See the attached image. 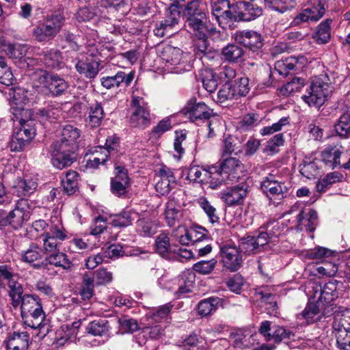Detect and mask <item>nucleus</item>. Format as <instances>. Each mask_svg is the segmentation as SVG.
Here are the masks:
<instances>
[{
	"label": "nucleus",
	"instance_id": "obj_1",
	"mask_svg": "<svg viewBox=\"0 0 350 350\" xmlns=\"http://www.w3.org/2000/svg\"><path fill=\"white\" fill-rule=\"evenodd\" d=\"M65 17L59 12L47 15L42 21H39L32 31V36L38 42H51L59 33L64 25Z\"/></svg>",
	"mask_w": 350,
	"mask_h": 350
},
{
	"label": "nucleus",
	"instance_id": "obj_2",
	"mask_svg": "<svg viewBox=\"0 0 350 350\" xmlns=\"http://www.w3.org/2000/svg\"><path fill=\"white\" fill-rule=\"evenodd\" d=\"M21 317L25 323L32 328H37L44 317L39 296L25 294L21 299Z\"/></svg>",
	"mask_w": 350,
	"mask_h": 350
},
{
	"label": "nucleus",
	"instance_id": "obj_3",
	"mask_svg": "<svg viewBox=\"0 0 350 350\" xmlns=\"http://www.w3.org/2000/svg\"><path fill=\"white\" fill-rule=\"evenodd\" d=\"M199 0H193L182 5L181 13L186 25L190 31L204 29L206 26V16L200 8Z\"/></svg>",
	"mask_w": 350,
	"mask_h": 350
},
{
	"label": "nucleus",
	"instance_id": "obj_4",
	"mask_svg": "<svg viewBox=\"0 0 350 350\" xmlns=\"http://www.w3.org/2000/svg\"><path fill=\"white\" fill-rule=\"evenodd\" d=\"M183 113L188 118L196 124H199L204 121H208V127L209 132L208 137H213L214 134V128L213 127V120L209 121L210 118L214 116L213 109L208 107L204 102L192 103L191 100L183 109Z\"/></svg>",
	"mask_w": 350,
	"mask_h": 350
},
{
	"label": "nucleus",
	"instance_id": "obj_5",
	"mask_svg": "<svg viewBox=\"0 0 350 350\" xmlns=\"http://www.w3.org/2000/svg\"><path fill=\"white\" fill-rule=\"evenodd\" d=\"M329 93V85L315 77L301 98L310 107H319L323 105Z\"/></svg>",
	"mask_w": 350,
	"mask_h": 350
},
{
	"label": "nucleus",
	"instance_id": "obj_6",
	"mask_svg": "<svg viewBox=\"0 0 350 350\" xmlns=\"http://www.w3.org/2000/svg\"><path fill=\"white\" fill-rule=\"evenodd\" d=\"M207 27L198 31H191L196 39L193 41V51L196 58L204 62L206 60L214 59L219 55L218 51L210 46L208 41Z\"/></svg>",
	"mask_w": 350,
	"mask_h": 350
},
{
	"label": "nucleus",
	"instance_id": "obj_7",
	"mask_svg": "<svg viewBox=\"0 0 350 350\" xmlns=\"http://www.w3.org/2000/svg\"><path fill=\"white\" fill-rule=\"evenodd\" d=\"M53 167L59 170L70 167L77 161L76 150L57 144H51L49 148Z\"/></svg>",
	"mask_w": 350,
	"mask_h": 350
},
{
	"label": "nucleus",
	"instance_id": "obj_8",
	"mask_svg": "<svg viewBox=\"0 0 350 350\" xmlns=\"http://www.w3.org/2000/svg\"><path fill=\"white\" fill-rule=\"evenodd\" d=\"M131 106L134 110L130 117V122L133 126L144 129L150 124L151 118L150 110L142 97L133 96Z\"/></svg>",
	"mask_w": 350,
	"mask_h": 350
},
{
	"label": "nucleus",
	"instance_id": "obj_9",
	"mask_svg": "<svg viewBox=\"0 0 350 350\" xmlns=\"http://www.w3.org/2000/svg\"><path fill=\"white\" fill-rule=\"evenodd\" d=\"M258 332L265 337L266 341H273L279 344L282 341L293 339L295 334L283 326L273 325L269 321H262L258 329Z\"/></svg>",
	"mask_w": 350,
	"mask_h": 350
},
{
	"label": "nucleus",
	"instance_id": "obj_10",
	"mask_svg": "<svg viewBox=\"0 0 350 350\" xmlns=\"http://www.w3.org/2000/svg\"><path fill=\"white\" fill-rule=\"evenodd\" d=\"M234 22H250L262 14V9L254 1H239L232 6Z\"/></svg>",
	"mask_w": 350,
	"mask_h": 350
},
{
	"label": "nucleus",
	"instance_id": "obj_11",
	"mask_svg": "<svg viewBox=\"0 0 350 350\" xmlns=\"http://www.w3.org/2000/svg\"><path fill=\"white\" fill-rule=\"evenodd\" d=\"M327 5L325 0H318L311 6L301 10L291 23L292 27L298 26L302 23L317 22L325 14Z\"/></svg>",
	"mask_w": 350,
	"mask_h": 350
},
{
	"label": "nucleus",
	"instance_id": "obj_12",
	"mask_svg": "<svg viewBox=\"0 0 350 350\" xmlns=\"http://www.w3.org/2000/svg\"><path fill=\"white\" fill-rule=\"evenodd\" d=\"M268 228L269 226H261L257 236H247L245 238L241 245L242 250H245V252L249 254L258 252L273 237H276L272 230H269Z\"/></svg>",
	"mask_w": 350,
	"mask_h": 350
},
{
	"label": "nucleus",
	"instance_id": "obj_13",
	"mask_svg": "<svg viewBox=\"0 0 350 350\" xmlns=\"http://www.w3.org/2000/svg\"><path fill=\"white\" fill-rule=\"evenodd\" d=\"M38 81L49 91L52 96H60L64 94L69 84L64 78L57 75L44 72L40 75Z\"/></svg>",
	"mask_w": 350,
	"mask_h": 350
},
{
	"label": "nucleus",
	"instance_id": "obj_14",
	"mask_svg": "<svg viewBox=\"0 0 350 350\" xmlns=\"http://www.w3.org/2000/svg\"><path fill=\"white\" fill-rule=\"evenodd\" d=\"M182 5L179 1H175L172 3L169 8L166 16L154 29V33L157 36L163 37L165 36V31L172 29L179 22L180 17Z\"/></svg>",
	"mask_w": 350,
	"mask_h": 350
},
{
	"label": "nucleus",
	"instance_id": "obj_15",
	"mask_svg": "<svg viewBox=\"0 0 350 350\" xmlns=\"http://www.w3.org/2000/svg\"><path fill=\"white\" fill-rule=\"evenodd\" d=\"M249 185L246 183L230 187L221 192L220 198L229 206L243 204L248 193Z\"/></svg>",
	"mask_w": 350,
	"mask_h": 350
},
{
	"label": "nucleus",
	"instance_id": "obj_16",
	"mask_svg": "<svg viewBox=\"0 0 350 350\" xmlns=\"http://www.w3.org/2000/svg\"><path fill=\"white\" fill-rule=\"evenodd\" d=\"M220 255L224 266L231 271H237L242 265L241 251L235 245L225 244L220 247Z\"/></svg>",
	"mask_w": 350,
	"mask_h": 350
},
{
	"label": "nucleus",
	"instance_id": "obj_17",
	"mask_svg": "<svg viewBox=\"0 0 350 350\" xmlns=\"http://www.w3.org/2000/svg\"><path fill=\"white\" fill-rule=\"evenodd\" d=\"M234 39L252 52L258 53L264 45L261 34L253 30L238 31L234 33Z\"/></svg>",
	"mask_w": 350,
	"mask_h": 350
},
{
	"label": "nucleus",
	"instance_id": "obj_18",
	"mask_svg": "<svg viewBox=\"0 0 350 350\" xmlns=\"http://www.w3.org/2000/svg\"><path fill=\"white\" fill-rule=\"evenodd\" d=\"M333 328L336 332L338 345L345 346V339L350 334V309L335 315Z\"/></svg>",
	"mask_w": 350,
	"mask_h": 350
},
{
	"label": "nucleus",
	"instance_id": "obj_19",
	"mask_svg": "<svg viewBox=\"0 0 350 350\" xmlns=\"http://www.w3.org/2000/svg\"><path fill=\"white\" fill-rule=\"evenodd\" d=\"M28 201L22 198L18 200L13 211L8 213V224L14 229L21 228L25 221H27L30 218V212L28 211Z\"/></svg>",
	"mask_w": 350,
	"mask_h": 350
},
{
	"label": "nucleus",
	"instance_id": "obj_20",
	"mask_svg": "<svg viewBox=\"0 0 350 350\" xmlns=\"http://www.w3.org/2000/svg\"><path fill=\"white\" fill-rule=\"evenodd\" d=\"M116 175L111 179V191L116 196L120 197L126 193L129 186L128 171L124 166L116 165Z\"/></svg>",
	"mask_w": 350,
	"mask_h": 350
},
{
	"label": "nucleus",
	"instance_id": "obj_21",
	"mask_svg": "<svg viewBox=\"0 0 350 350\" xmlns=\"http://www.w3.org/2000/svg\"><path fill=\"white\" fill-rule=\"evenodd\" d=\"M260 189L269 198L278 197V199H282L284 198V193L287 191V188L284 184L275 180L272 174L263 178L260 183Z\"/></svg>",
	"mask_w": 350,
	"mask_h": 350
},
{
	"label": "nucleus",
	"instance_id": "obj_22",
	"mask_svg": "<svg viewBox=\"0 0 350 350\" xmlns=\"http://www.w3.org/2000/svg\"><path fill=\"white\" fill-rule=\"evenodd\" d=\"M233 5L234 3H230L229 0H218L211 3L212 14L219 25L224 21H234Z\"/></svg>",
	"mask_w": 350,
	"mask_h": 350
},
{
	"label": "nucleus",
	"instance_id": "obj_23",
	"mask_svg": "<svg viewBox=\"0 0 350 350\" xmlns=\"http://www.w3.org/2000/svg\"><path fill=\"white\" fill-rule=\"evenodd\" d=\"M334 310L332 305L326 306L324 302L318 299L316 303H308L300 314L308 323H313L314 317L319 313L324 317L329 316L334 312Z\"/></svg>",
	"mask_w": 350,
	"mask_h": 350
},
{
	"label": "nucleus",
	"instance_id": "obj_24",
	"mask_svg": "<svg viewBox=\"0 0 350 350\" xmlns=\"http://www.w3.org/2000/svg\"><path fill=\"white\" fill-rule=\"evenodd\" d=\"M49 264L62 267L66 270H71L73 267L72 262L68 258L67 255L58 251L50 254L44 260L33 264V267L36 269L45 268Z\"/></svg>",
	"mask_w": 350,
	"mask_h": 350
},
{
	"label": "nucleus",
	"instance_id": "obj_25",
	"mask_svg": "<svg viewBox=\"0 0 350 350\" xmlns=\"http://www.w3.org/2000/svg\"><path fill=\"white\" fill-rule=\"evenodd\" d=\"M81 135L80 130L70 124L65 125L61 133V139L55 140L53 144H57L77 150V139Z\"/></svg>",
	"mask_w": 350,
	"mask_h": 350
},
{
	"label": "nucleus",
	"instance_id": "obj_26",
	"mask_svg": "<svg viewBox=\"0 0 350 350\" xmlns=\"http://www.w3.org/2000/svg\"><path fill=\"white\" fill-rule=\"evenodd\" d=\"M219 166L226 174V178L230 181L238 180L243 169L242 163L232 157H224Z\"/></svg>",
	"mask_w": 350,
	"mask_h": 350
},
{
	"label": "nucleus",
	"instance_id": "obj_27",
	"mask_svg": "<svg viewBox=\"0 0 350 350\" xmlns=\"http://www.w3.org/2000/svg\"><path fill=\"white\" fill-rule=\"evenodd\" d=\"M100 62L93 58L78 59L75 68L77 71L87 79H94L98 75L100 68Z\"/></svg>",
	"mask_w": 350,
	"mask_h": 350
},
{
	"label": "nucleus",
	"instance_id": "obj_28",
	"mask_svg": "<svg viewBox=\"0 0 350 350\" xmlns=\"http://www.w3.org/2000/svg\"><path fill=\"white\" fill-rule=\"evenodd\" d=\"M135 77L133 71L126 74L123 71H120L116 75L111 77H103L101 84L106 89H111L113 87H119L124 83L126 87L129 86Z\"/></svg>",
	"mask_w": 350,
	"mask_h": 350
},
{
	"label": "nucleus",
	"instance_id": "obj_29",
	"mask_svg": "<svg viewBox=\"0 0 350 350\" xmlns=\"http://www.w3.org/2000/svg\"><path fill=\"white\" fill-rule=\"evenodd\" d=\"M176 244H170V238L167 233L162 232L155 239L156 252L162 258L167 260L174 259L173 250Z\"/></svg>",
	"mask_w": 350,
	"mask_h": 350
},
{
	"label": "nucleus",
	"instance_id": "obj_30",
	"mask_svg": "<svg viewBox=\"0 0 350 350\" xmlns=\"http://www.w3.org/2000/svg\"><path fill=\"white\" fill-rule=\"evenodd\" d=\"M29 334L27 332H14L8 338L7 348L10 350H27Z\"/></svg>",
	"mask_w": 350,
	"mask_h": 350
},
{
	"label": "nucleus",
	"instance_id": "obj_31",
	"mask_svg": "<svg viewBox=\"0 0 350 350\" xmlns=\"http://www.w3.org/2000/svg\"><path fill=\"white\" fill-rule=\"evenodd\" d=\"M42 55V59L46 68L59 70L64 66L62 52L59 50L51 49L43 51Z\"/></svg>",
	"mask_w": 350,
	"mask_h": 350
},
{
	"label": "nucleus",
	"instance_id": "obj_32",
	"mask_svg": "<svg viewBox=\"0 0 350 350\" xmlns=\"http://www.w3.org/2000/svg\"><path fill=\"white\" fill-rule=\"evenodd\" d=\"M195 273L187 269L182 273L178 278L179 287L176 295L179 297L183 295L190 293L193 288L195 281Z\"/></svg>",
	"mask_w": 350,
	"mask_h": 350
},
{
	"label": "nucleus",
	"instance_id": "obj_33",
	"mask_svg": "<svg viewBox=\"0 0 350 350\" xmlns=\"http://www.w3.org/2000/svg\"><path fill=\"white\" fill-rule=\"evenodd\" d=\"M110 329L109 322L107 320L98 319L88 323L86 332L94 336H108Z\"/></svg>",
	"mask_w": 350,
	"mask_h": 350
},
{
	"label": "nucleus",
	"instance_id": "obj_34",
	"mask_svg": "<svg viewBox=\"0 0 350 350\" xmlns=\"http://www.w3.org/2000/svg\"><path fill=\"white\" fill-rule=\"evenodd\" d=\"M342 152L336 147H327L321 152V160L325 166L334 169L340 167V157Z\"/></svg>",
	"mask_w": 350,
	"mask_h": 350
},
{
	"label": "nucleus",
	"instance_id": "obj_35",
	"mask_svg": "<svg viewBox=\"0 0 350 350\" xmlns=\"http://www.w3.org/2000/svg\"><path fill=\"white\" fill-rule=\"evenodd\" d=\"M339 282V281L332 279L325 283L323 288L321 287V293L318 299L324 302L326 306H333L332 301L338 297L336 289Z\"/></svg>",
	"mask_w": 350,
	"mask_h": 350
},
{
	"label": "nucleus",
	"instance_id": "obj_36",
	"mask_svg": "<svg viewBox=\"0 0 350 350\" xmlns=\"http://www.w3.org/2000/svg\"><path fill=\"white\" fill-rule=\"evenodd\" d=\"M244 53L243 48L237 44H228L221 49L222 58L230 63L239 62Z\"/></svg>",
	"mask_w": 350,
	"mask_h": 350
},
{
	"label": "nucleus",
	"instance_id": "obj_37",
	"mask_svg": "<svg viewBox=\"0 0 350 350\" xmlns=\"http://www.w3.org/2000/svg\"><path fill=\"white\" fill-rule=\"evenodd\" d=\"M79 175L76 171L66 172L65 178L62 180L63 191L68 196L74 194L79 189Z\"/></svg>",
	"mask_w": 350,
	"mask_h": 350
},
{
	"label": "nucleus",
	"instance_id": "obj_38",
	"mask_svg": "<svg viewBox=\"0 0 350 350\" xmlns=\"http://www.w3.org/2000/svg\"><path fill=\"white\" fill-rule=\"evenodd\" d=\"M38 187L36 181L29 177L18 178L14 188L17 191L18 196H29L33 193Z\"/></svg>",
	"mask_w": 350,
	"mask_h": 350
},
{
	"label": "nucleus",
	"instance_id": "obj_39",
	"mask_svg": "<svg viewBox=\"0 0 350 350\" xmlns=\"http://www.w3.org/2000/svg\"><path fill=\"white\" fill-rule=\"evenodd\" d=\"M223 304V299L218 297H211L202 300L198 306V314L201 316H207L215 311Z\"/></svg>",
	"mask_w": 350,
	"mask_h": 350
},
{
	"label": "nucleus",
	"instance_id": "obj_40",
	"mask_svg": "<svg viewBox=\"0 0 350 350\" xmlns=\"http://www.w3.org/2000/svg\"><path fill=\"white\" fill-rule=\"evenodd\" d=\"M209 173V166L207 167L199 165L190 166L187 178L193 183L206 185Z\"/></svg>",
	"mask_w": 350,
	"mask_h": 350
},
{
	"label": "nucleus",
	"instance_id": "obj_41",
	"mask_svg": "<svg viewBox=\"0 0 350 350\" xmlns=\"http://www.w3.org/2000/svg\"><path fill=\"white\" fill-rule=\"evenodd\" d=\"M206 185L212 189H215L221 186L226 180V174L221 170L220 166H209V173Z\"/></svg>",
	"mask_w": 350,
	"mask_h": 350
},
{
	"label": "nucleus",
	"instance_id": "obj_42",
	"mask_svg": "<svg viewBox=\"0 0 350 350\" xmlns=\"http://www.w3.org/2000/svg\"><path fill=\"white\" fill-rule=\"evenodd\" d=\"M182 55L183 51L179 48L167 45L161 51L160 57L171 65H177L181 61Z\"/></svg>",
	"mask_w": 350,
	"mask_h": 350
},
{
	"label": "nucleus",
	"instance_id": "obj_43",
	"mask_svg": "<svg viewBox=\"0 0 350 350\" xmlns=\"http://www.w3.org/2000/svg\"><path fill=\"white\" fill-rule=\"evenodd\" d=\"M332 19L327 18L322 21L317 27V31L313 38L320 44L329 42L331 38V23Z\"/></svg>",
	"mask_w": 350,
	"mask_h": 350
},
{
	"label": "nucleus",
	"instance_id": "obj_44",
	"mask_svg": "<svg viewBox=\"0 0 350 350\" xmlns=\"http://www.w3.org/2000/svg\"><path fill=\"white\" fill-rule=\"evenodd\" d=\"M242 152V147L240 146V142L237 137L228 135L225 138L221 151L222 158L227 157L232 154L237 155Z\"/></svg>",
	"mask_w": 350,
	"mask_h": 350
},
{
	"label": "nucleus",
	"instance_id": "obj_45",
	"mask_svg": "<svg viewBox=\"0 0 350 350\" xmlns=\"http://www.w3.org/2000/svg\"><path fill=\"white\" fill-rule=\"evenodd\" d=\"M338 135L343 138L350 137V109L345 111L334 126Z\"/></svg>",
	"mask_w": 350,
	"mask_h": 350
},
{
	"label": "nucleus",
	"instance_id": "obj_46",
	"mask_svg": "<svg viewBox=\"0 0 350 350\" xmlns=\"http://www.w3.org/2000/svg\"><path fill=\"white\" fill-rule=\"evenodd\" d=\"M200 78L204 88L209 93L214 92L218 86L217 77L212 69L206 68L202 70Z\"/></svg>",
	"mask_w": 350,
	"mask_h": 350
},
{
	"label": "nucleus",
	"instance_id": "obj_47",
	"mask_svg": "<svg viewBox=\"0 0 350 350\" xmlns=\"http://www.w3.org/2000/svg\"><path fill=\"white\" fill-rule=\"evenodd\" d=\"M104 118V111L99 103H95L90 105L89 108V124L92 128H96L101 124Z\"/></svg>",
	"mask_w": 350,
	"mask_h": 350
},
{
	"label": "nucleus",
	"instance_id": "obj_48",
	"mask_svg": "<svg viewBox=\"0 0 350 350\" xmlns=\"http://www.w3.org/2000/svg\"><path fill=\"white\" fill-rule=\"evenodd\" d=\"M8 286L10 288L8 295L11 298L12 305L14 308H16L20 305L23 299V287L21 284L14 279L8 282Z\"/></svg>",
	"mask_w": 350,
	"mask_h": 350
},
{
	"label": "nucleus",
	"instance_id": "obj_49",
	"mask_svg": "<svg viewBox=\"0 0 350 350\" xmlns=\"http://www.w3.org/2000/svg\"><path fill=\"white\" fill-rule=\"evenodd\" d=\"M36 121L34 119H23L20 120V127L17 132L22 135H27V139L31 142L36 134Z\"/></svg>",
	"mask_w": 350,
	"mask_h": 350
},
{
	"label": "nucleus",
	"instance_id": "obj_50",
	"mask_svg": "<svg viewBox=\"0 0 350 350\" xmlns=\"http://www.w3.org/2000/svg\"><path fill=\"white\" fill-rule=\"evenodd\" d=\"M61 109L53 106H47L46 107L39 109L36 111V115L42 120L54 122L59 119L61 116Z\"/></svg>",
	"mask_w": 350,
	"mask_h": 350
},
{
	"label": "nucleus",
	"instance_id": "obj_51",
	"mask_svg": "<svg viewBox=\"0 0 350 350\" xmlns=\"http://www.w3.org/2000/svg\"><path fill=\"white\" fill-rule=\"evenodd\" d=\"M342 174L338 172L328 173L317 183V189L320 192H325L334 183L341 181Z\"/></svg>",
	"mask_w": 350,
	"mask_h": 350
},
{
	"label": "nucleus",
	"instance_id": "obj_52",
	"mask_svg": "<svg viewBox=\"0 0 350 350\" xmlns=\"http://www.w3.org/2000/svg\"><path fill=\"white\" fill-rule=\"evenodd\" d=\"M299 168L301 174L309 179L315 177L318 172V166L315 161L307 157L303 160Z\"/></svg>",
	"mask_w": 350,
	"mask_h": 350
},
{
	"label": "nucleus",
	"instance_id": "obj_53",
	"mask_svg": "<svg viewBox=\"0 0 350 350\" xmlns=\"http://www.w3.org/2000/svg\"><path fill=\"white\" fill-rule=\"evenodd\" d=\"M138 232L143 236H151L156 232L155 224L149 218H141L136 222Z\"/></svg>",
	"mask_w": 350,
	"mask_h": 350
},
{
	"label": "nucleus",
	"instance_id": "obj_54",
	"mask_svg": "<svg viewBox=\"0 0 350 350\" xmlns=\"http://www.w3.org/2000/svg\"><path fill=\"white\" fill-rule=\"evenodd\" d=\"M335 252L328 248L317 246L313 249L308 250L306 256L311 260H323L326 258H329Z\"/></svg>",
	"mask_w": 350,
	"mask_h": 350
},
{
	"label": "nucleus",
	"instance_id": "obj_55",
	"mask_svg": "<svg viewBox=\"0 0 350 350\" xmlns=\"http://www.w3.org/2000/svg\"><path fill=\"white\" fill-rule=\"evenodd\" d=\"M189 237L191 239L192 243H198L208 239V230L200 226L195 225L188 229Z\"/></svg>",
	"mask_w": 350,
	"mask_h": 350
},
{
	"label": "nucleus",
	"instance_id": "obj_56",
	"mask_svg": "<svg viewBox=\"0 0 350 350\" xmlns=\"http://www.w3.org/2000/svg\"><path fill=\"white\" fill-rule=\"evenodd\" d=\"M232 89L236 90L234 91L237 96H246L250 90L249 84V79L246 77H242L235 79L232 83Z\"/></svg>",
	"mask_w": 350,
	"mask_h": 350
},
{
	"label": "nucleus",
	"instance_id": "obj_57",
	"mask_svg": "<svg viewBox=\"0 0 350 350\" xmlns=\"http://www.w3.org/2000/svg\"><path fill=\"white\" fill-rule=\"evenodd\" d=\"M180 217V210L175 208L173 202H168L165 210V217L170 227H173L179 221Z\"/></svg>",
	"mask_w": 350,
	"mask_h": 350
},
{
	"label": "nucleus",
	"instance_id": "obj_58",
	"mask_svg": "<svg viewBox=\"0 0 350 350\" xmlns=\"http://www.w3.org/2000/svg\"><path fill=\"white\" fill-rule=\"evenodd\" d=\"M17 131L12 136L8 146L11 151L20 152L23 151L29 145L30 141L27 139H23Z\"/></svg>",
	"mask_w": 350,
	"mask_h": 350
},
{
	"label": "nucleus",
	"instance_id": "obj_59",
	"mask_svg": "<svg viewBox=\"0 0 350 350\" xmlns=\"http://www.w3.org/2000/svg\"><path fill=\"white\" fill-rule=\"evenodd\" d=\"M42 250L38 245L32 244L30 245L29 248L25 252L23 255V260L25 262H27L29 264H32L33 265L34 262L38 261L42 259Z\"/></svg>",
	"mask_w": 350,
	"mask_h": 350
},
{
	"label": "nucleus",
	"instance_id": "obj_60",
	"mask_svg": "<svg viewBox=\"0 0 350 350\" xmlns=\"http://www.w3.org/2000/svg\"><path fill=\"white\" fill-rule=\"evenodd\" d=\"M172 236L182 245H188L192 243L191 239L189 237L188 229L183 226H178L173 230Z\"/></svg>",
	"mask_w": 350,
	"mask_h": 350
},
{
	"label": "nucleus",
	"instance_id": "obj_61",
	"mask_svg": "<svg viewBox=\"0 0 350 350\" xmlns=\"http://www.w3.org/2000/svg\"><path fill=\"white\" fill-rule=\"evenodd\" d=\"M120 328L122 332L133 333L139 329L137 320L123 317L118 320Z\"/></svg>",
	"mask_w": 350,
	"mask_h": 350
},
{
	"label": "nucleus",
	"instance_id": "obj_62",
	"mask_svg": "<svg viewBox=\"0 0 350 350\" xmlns=\"http://www.w3.org/2000/svg\"><path fill=\"white\" fill-rule=\"evenodd\" d=\"M217 260L212 258L210 260H202L193 265L192 270L201 274H209L215 269Z\"/></svg>",
	"mask_w": 350,
	"mask_h": 350
},
{
	"label": "nucleus",
	"instance_id": "obj_63",
	"mask_svg": "<svg viewBox=\"0 0 350 350\" xmlns=\"http://www.w3.org/2000/svg\"><path fill=\"white\" fill-rule=\"evenodd\" d=\"M132 224L131 213L129 211H122L113 216L111 220V224L114 227H126Z\"/></svg>",
	"mask_w": 350,
	"mask_h": 350
},
{
	"label": "nucleus",
	"instance_id": "obj_64",
	"mask_svg": "<svg viewBox=\"0 0 350 350\" xmlns=\"http://www.w3.org/2000/svg\"><path fill=\"white\" fill-rule=\"evenodd\" d=\"M200 206L208 216L209 221L212 223H219V217L217 215L216 208L206 199L200 200Z\"/></svg>",
	"mask_w": 350,
	"mask_h": 350
}]
</instances>
